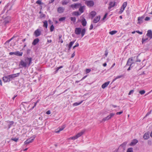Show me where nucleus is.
Segmentation results:
<instances>
[{
  "label": "nucleus",
  "mask_w": 152,
  "mask_h": 152,
  "mask_svg": "<svg viewBox=\"0 0 152 152\" xmlns=\"http://www.w3.org/2000/svg\"><path fill=\"white\" fill-rule=\"evenodd\" d=\"M11 140L12 141H15V142H17L18 140V139L16 138H12Z\"/></svg>",
  "instance_id": "09e8293b"
},
{
  "label": "nucleus",
  "mask_w": 152,
  "mask_h": 152,
  "mask_svg": "<svg viewBox=\"0 0 152 152\" xmlns=\"http://www.w3.org/2000/svg\"><path fill=\"white\" fill-rule=\"evenodd\" d=\"M46 113L48 115L50 114L51 113V112L50 110H48V111Z\"/></svg>",
  "instance_id": "0e129e2a"
},
{
  "label": "nucleus",
  "mask_w": 152,
  "mask_h": 152,
  "mask_svg": "<svg viewBox=\"0 0 152 152\" xmlns=\"http://www.w3.org/2000/svg\"><path fill=\"white\" fill-rule=\"evenodd\" d=\"M43 26L45 27L46 28H47L48 27V22L47 21H45L43 22Z\"/></svg>",
  "instance_id": "c9c22d12"
},
{
  "label": "nucleus",
  "mask_w": 152,
  "mask_h": 152,
  "mask_svg": "<svg viewBox=\"0 0 152 152\" xmlns=\"http://www.w3.org/2000/svg\"><path fill=\"white\" fill-rule=\"evenodd\" d=\"M142 17H139L138 18V23H140L142 22V19H143Z\"/></svg>",
  "instance_id": "7c9ffc66"
},
{
  "label": "nucleus",
  "mask_w": 152,
  "mask_h": 152,
  "mask_svg": "<svg viewBox=\"0 0 152 152\" xmlns=\"http://www.w3.org/2000/svg\"><path fill=\"white\" fill-rule=\"evenodd\" d=\"M39 39L38 38H36L34 40L32 43V44L34 45H35L39 42Z\"/></svg>",
  "instance_id": "aec40b11"
},
{
  "label": "nucleus",
  "mask_w": 152,
  "mask_h": 152,
  "mask_svg": "<svg viewBox=\"0 0 152 152\" xmlns=\"http://www.w3.org/2000/svg\"><path fill=\"white\" fill-rule=\"evenodd\" d=\"M108 52H107V50H106L105 51V54L104 55L105 56H107L108 55Z\"/></svg>",
  "instance_id": "6e6d98bb"
},
{
  "label": "nucleus",
  "mask_w": 152,
  "mask_h": 152,
  "mask_svg": "<svg viewBox=\"0 0 152 152\" xmlns=\"http://www.w3.org/2000/svg\"><path fill=\"white\" fill-rule=\"evenodd\" d=\"M143 137L145 140H147L148 139L149 137L148 134L147 133H145L143 135Z\"/></svg>",
  "instance_id": "4be33fe9"
},
{
  "label": "nucleus",
  "mask_w": 152,
  "mask_h": 152,
  "mask_svg": "<svg viewBox=\"0 0 152 152\" xmlns=\"http://www.w3.org/2000/svg\"><path fill=\"white\" fill-rule=\"evenodd\" d=\"M127 152H133L132 148H129L127 150Z\"/></svg>",
  "instance_id": "79ce46f5"
},
{
  "label": "nucleus",
  "mask_w": 152,
  "mask_h": 152,
  "mask_svg": "<svg viewBox=\"0 0 152 152\" xmlns=\"http://www.w3.org/2000/svg\"><path fill=\"white\" fill-rule=\"evenodd\" d=\"M75 52H74V53L72 54V56H71V58H73L75 56Z\"/></svg>",
  "instance_id": "774afa93"
},
{
  "label": "nucleus",
  "mask_w": 152,
  "mask_h": 152,
  "mask_svg": "<svg viewBox=\"0 0 152 152\" xmlns=\"http://www.w3.org/2000/svg\"><path fill=\"white\" fill-rule=\"evenodd\" d=\"M81 28H76L75 30V33L76 34H80L81 32Z\"/></svg>",
  "instance_id": "9d476101"
},
{
  "label": "nucleus",
  "mask_w": 152,
  "mask_h": 152,
  "mask_svg": "<svg viewBox=\"0 0 152 152\" xmlns=\"http://www.w3.org/2000/svg\"><path fill=\"white\" fill-rule=\"evenodd\" d=\"M150 19V18L148 17H146L145 18V20L146 21H148Z\"/></svg>",
  "instance_id": "864d4df0"
},
{
  "label": "nucleus",
  "mask_w": 152,
  "mask_h": 152,
  "mask_svg": "<svg viewBox=\"0 0 152 152\" xmlns=\"http://www.w3.org/2000/svg\"><path fill=\"white\" fill-rule=\"evenodd\" d=\"M117 32V31H113L109 32V34L111 35H113L115 34Z\"/></svg>",
  "instance_id": "ea45409f"
},
{
  "label": "nucleus",
  "mask_w": 152,
  "mask_h": 152,
  "mask_svg": "<svg viewBox=\"0 0 152 152\" xmlns=\"http://www.w3.org/2000/svg\"><path fill=\"white\" fill-rule=\"evenodd\" d=\"M136 32H137V33H138V34H142V32H140L139 31H136Z\"/></svg>",
  "instance_id": "e2e57ef3"
},
{
  "label": "nucleus",
  "mask_w": 152,
  "mask_h": 152,
  "mask_svg": "<svg viewBox=\"0 0 152 152\" xmlns=\"http://www.w3.org/2000/svg\"><path fill=\"white\" fill-rule=\"evenodd\" d=\"M14 123V122L13 121H7V124L8 127V129H9Z\"/></svg>",
  "instance_id": "a211bd4d"
},
{
  "label": "nucleus",
  "mask_w": 152,
  "mask_h": 152,
  "mask_svg": "<svg viewBox=\"0 0 152 152\" xmlns=\"http://www.w3.org/2000/svg\"><path fill=\"white\" fill-rule=\"evenodd\" d=\"M134 63L133 59L132 58H129L127 61L126 66L128 65L130 66H133L132 64Z\"/></svg>",
  "instance_id": "39448f33"
},
{
  "label": "nucleus",
  "mask_w": 152,
  "mask_h": 152,
  "mask_svg": "<svg viewBox=\"0 0 152 152\" xmlns=\"http://www.w3.org/2000/svg\"><path fill=\"white\" fill-rule=\"evenodd\" d=\"M72 14L75 16H79L81 14V13L77 11H74L73 12Z\"/></svg>",
  "instance_id": "cd10ccee"
},
{
  "label": "nucleus",
  "mask_w": 152,
  "mask_h": 152,
  "mask_svg": "<svg viewBox=\"0 0 152 152\" xmlns=\"http://www.w3.org/2000/svg\"><path fill=\"white\" fill-rule=\"evenodd\" d=\"M36 3L40 5L42 4L41 0H38L36 1Z\"/></svg>",
  "instance_id": "de8ad7c7"
},
{
  "label": "nucleus",
  "mask_w": 152,
  "mask_h": 152,
  "mask_svg": "<svg viewBox=\"0 0 152 152\" xmlns=\"http://www.w3.org/2000/svg\"><path fill=\"white\" fill-rule=\"evenodd\" d=\"M123 111L118 112L116 113V114L117 115H120V114H121L123 113Z\"/></svg>",
  "instance_id": "4d7b16f0"
},
{
  "label": "nucleus",
  "mask_w": 152,
  "mask_h": 152,
  "mask_svg": "<svg viewBox=\"0 0 152 152\" xmlns=\"http://www.w3.org/2000/svg\"><path fill=\"white\" fill-rule=\"evenodd\" d=\"M62 37V35H58L59 42L62 43L63 42V40L61 39Z\"/></svg>",
  "instance_id": "2f4dec72"
},
{
  "label": "nucleus",
  "mask_w": 152,
  "mask_h": 152,
  "mask_svg": "<svg viewBox=\"0 0 152 152\" xmlns=\"http://www.w3.org/2000/svg\"><path fill=\"white\" fill-rule=\"evenodd\" d=\"M64 8L62 7H60L58 8L57 11L58 13H61L64 12Z\"/></svg>",
  "instance_id": "4468645a"
},
{
  "label": "nucleus",
  "mask_w": 152,
  "mask_h": 152,
  "mask_svg": "<svg viewBox=\"0 0 152 152\" xmlns=\"http://www.w3.org/2000/svg\"><path fill=\"white\" fill-rule=\"evenodd\" d=\"M3 79L4 82H9L10 80V79L9 75L6 76H4L3 77Z\"/></svg>",
  "instance_id": "f8f14e48"
},
{
  "label": "nucleus",
  "mask_w": 152,
  "mask_h": 152,
  "mask_svg": "<svg viewBox=\"0 0 152 152\" xmlns=\"http://www.w3.org/2000/svg\"><path fill=\"white\" fill-rule=\"evenodd\" d=\"M20 73H18L15 74L9 75V76L10 79H12L15 77H18Z\"/></svg>",
  "instance_id": "9b49d317"
},
{
  "label": "nucleus",
  "mask_w": 152,
  "mask_h": 152,
  "mask_svg": "<svg viewBox=\"0 0 152 152\" xmlns=\"http://www.w3.org/2000/svg\"><path fill=\"white\" fill-rule=\"evenodd\" d=\"M127 2H124L123 3V5L122 6V8L124 10L125 8L126 7V6H127Z\"/></svg>",
  "instance_id": "f704fd0d"
},
{
  "label": "nucleus",
  "mask_w": 152,
  "mask_h": 152,
  "mask_svg": "<svg viewBox=\"0 0 152 152\" xmlns=\"http://www.w3.org/2000/svg\"><path fill=\"white\" fill-rule=\"evenodd\" d=\"M65 127V126L63 125L61 127V128H59V129L58 130L56 131V133H59L60 131L63 130Z\"/></svg>",
  "instance_id": "b1692460"
},
{
  "label": "nucleus",
  "mask_w": 152,
  "mask_h": 152,
  "mask_svg": "<svg viewBox=\"0 0 152 152\" xmlns=\"http://www.w3.org/2000/svg\"><path fill=\"white\" fill-rule=\"evenodd\" d=\"M31 58H27L25 59V61L26 63L27 67H28L31 62Z\"/></svg>",
  "instance_id": "423d86ee"
},
{
  "label": "nucleus",
  "mask_w": 152,
  "mask_h": 152,
  "mask_svg": "<svg viewBox=\"0 0 152 152\" xmlns=\"http://www.w3.org/2000/svg\"><path fill=\"white\" fill-rule=\"evenodd\" d=\"M147 12H148V13L152 15V11H151V12H149V10H148V9H147Z\"/></svg>",
  "instance_id": "052dcab7"
},
{
  "label": "nucleus",
  "mask_w": 152,
  "mask_h": 152,
  "mask_svg": "<svg viewBox=\"0 0 152 152\" xmlns=\"http://www.w3.org/2000/svg\"><path fill=\"white\" fill-rule=\"evenodd\" d=\"M54 1V0H50L49 1V3L51 4Z\"/></svg>",
  "instance_id": "69168bd1"
},
{
  "label": "nucleus",
  "mask_w": 152,
  "mask_h": 152,
  "mask_svg": "<svg viewBox=\"0 0 152 152\" xmlns=\"http://www.w3.org/2000/svg\"><path fill=\"white\" fill-rule=\"evenodd\" d=\"M11 20V18L10 16H7L4 19L3 23L4 25H6L7 23H8Z\"/></svg>",
  "instance_id": "6e6552de"
},
{
  "label": "nucleus",
  "mask_w": 152,
  "mask_h": 152,
  "mask_svg": "<svg viewBox=\"0 0 152 152\" xmlns=\"http://www.w3.org/2000/svg\"><path fill=\"white\" fill-rule=\"evenodd\" d=\"M127 144V142H124L120 146L122 147L123 148V149H125Z\"/></svg>",
  "instance_id": "c756f323"
},
{
  "label": "nucleus",
  "mask_w": 152,
  "mask_h": 152,
  "mask_svg": "<svg viewBox=\"0 0 152 152\" xmlns=\"http://www.w3.org/2000/svg\"><path fill=\"white\" fill-rule=\"evenodd\" d=\"M150 113H151V112L147 113V114L145 115V117L144 118H145V117H147L148 115H149L150 114Z\"/></svg>",
  "instance_id": "338daca9"
},
{
  "label": "nucleus",
  "mask_w": 152,
  "mask_h": 152,
  "mask_svg": "<svg viewBox=\"0 0 152 152\" xmlns=\"http://www.w3.org/2000/svg\"><path fill=\"white\" fill-rule=\"evenodd\" d=\"M138 141L136 139L134 140L130 144V145L133 146L135 145L137 142Z\"/></svg>",
  "instance_id": "6ab92c4d"
},
{
  "label": "nucleus",
  "mask_w": 152,
  "mask_h": 152,
  "mask_svg": "<svg viewBox=\"0 0 152 152\" xmlns=\"http://www.w3.org/2000/svg\"><path fill=\"white\" fill-rule=\"evenodd\" d=\"M115 4V2L114 1V2H111L109 4V6L108 7V9L109 10H110L111 7H114Z\"/></svg>",
  "instance_id": "2eb2a0df"
},
{
  "label": "nucleus",
  "mask_w": 152,
  "mask_h": 152,
  "mask_svg": "<svg viewBox=\"0 0 152 152\" xmlns=\"http://www.w3.org/2000/svg\"><path fill=\"white\" fill-rule=\"evenodd\" d=\"M65 19V18L64 17L61 18L59 19V21H63Z\"/></svg>",
  "instance_id": "49530a36"
},
{
  "label": "nucleus",
  "mask_w": 152,
  "mask_h": 152,
  "mask_svg": "<svg viewBox=\"0 0 152 152\" xmlns=\"http://www.w3.org/2000/svg\"><path fill=\"white\" fill-rule=\"evenodd\" d=\"M93 28V25L92 24H91V25H90V28H89V29L90 30H91V29H92Z\"/></svg>",
  "instance_id": "680f3d73"
},
{
  "label": "nucleus",
  "mask_w": 152,
  "mask_h": 152,
  "mask_svg": "<svg viewBox=\"0 0 152 152\" xmlns=\"http://www.w3.org/2000/svg\"><path fill=\"white\" fill-rule=\"evenodd\" d=\"M115 114L114 113H110V115L103 118L102 121L101 122H102L103 121L104 122L110 119Z\"/></svg>",
  "instance_id": "f03ea898"
},
{
  "label": "nucleus",
  "mask_w": 152,
  "mask_h": 152,
  "mask_svg": "<svg viewBox=\"0 0 152 152\" xmlns=\"http://www.w3.org/2000/svg\"><path fill=\"white\" fill-rule=\"evenodd\" d=\"M81 23L82 25L83 26H85L86 25L87 22L84 18H83L82 19Z\"/></svg>",
  "instance_id": "5701e85b"
},
{
  "label": "nucleus",
  "mask_w": 152,
  "mask_h": 152,
  "mask_svg": "<svg viewBox=\"0 0 152 152\" xmlns=\"http://www.w3.org/2000/svg\"><path fill=\"white\" fill-rule=\"evenodd\" d=\"M41 32L39 29H37L35 30L34 32V34L36 37L39 36L41 35Z\"/></svg>",
  "instance_id": "1a4fd4ad"
},
{
  "label": "nucleus",
  "mask_w": 152,
  "mask_h": 152,
  "mask_svg": "<svg viewBox=\"0 0 152 152\" xmlns=\"http://www.w3.org/2000/svg\"><path fill=\"white\" fill-rule=\"evenodd\" d=\"M146 35L150 38V39L152 38V31L150 30L148 31Z\"/></svg>",
  "instance_id": "dca6fc26"
},
{
  "label": "nucleus",
  "mask_w": 152,
  "mask_h": 152,
  "mask_svg": "<svg viewBox=\"0 0 152 152\" xmlns=\"http://www.w3.org/2000/svg\"><path fill=\"white\" fill-rule=\"evenodd\" d=\"M107 13H106L105 15H104V17L103 18V20H104L107 17Z\"/></svg>",
  "instance_id": "13d9d810"
},
{
  "label": "nucleus",
  "mask_w": 152,
  "mask_h": 152,
  "mask_svg": "<svg viewBox=\"0 0 152 152\" xmlns=\"http://www.w3.org/2000/svg\"><path fill=\"white\" fill-rule=\"evenodd\" d=\"M145 93V91L144 90H142L139 91V93L141 95L144 94Z\"/></svg>",
  "instance_id": "c03bdc74"
},
{
  "label": "nucleus",
  "mask_w": 152,
  "mask_h": 152,
  "mask_svg": "<svg viewBox=\"0 0 152 152\" xmlns=\"http://www.w3.org/2000/svg\"><path fill=\"white\" fill-rule=\"evenodd\" d=\"M75 41H73L71 42H70L69 43V44L68 46V47H71L74 44V43H75Z\"/></svg>",
  "instance_id": "e433bc0d"
},
{
  "label": "nucleus",
  "mask_w": 152,
  "mask_h": 152,
  "mask_svg": "<svg viewBox=\"0 0 152 152\" xmlns=\"http://www.w3.org/2000/svg\"><path fill=\"white\" fill-rule=\"evenodd\" d=\"M85 7V6H81L79 7L80 8H79V10L80 11V13H82L83 12V9Z\"/></svg>",
  "instance_id": "393cba45"
},
{
  "label": "nucleus",
  "mask_w": 152,
  "mask_h": 152,
  "mask_svg": "<svg viewBox=\"0 0 152 152\" xmlns=\"http://www.w3.org/2000/svg\"><path fill=\"white\" fill-rule=\"evenodd\" d=\"M110 83V81H107L105 83H104L102 86V88L104 89L106 87H107L108 85Z\"/></svg>",
  "instance_id": "412c9836"
},
{
  "label": "nucleus",
  "mask_w": 152,
  "mask_h": 152,
  "mask_svg": "<svg viewBox=\"0 0 152 152\" xmlns=\"http://www.w3.org/2000/svg\"><path fill=\"white\" fill-rule=\"evenodd\" d=\"M81 6V4L80 3H77L75 4H72L70 5V7L73 9L78 8Z\"/></svg>",
  "instance_id": "0eeeda50"
},
{
  "label": "nucleus",
  "mask_w": 152,
  "mask_h": 152,
  "mask_svg": "<svg viewBox=\"0 0 152 152\" xmlns=\"http://www.w3.org/2000/svg\"><path fill=\"white\" fill-rule=\"evenodd\" d=\"M9 54L10 55H16V52H10L9 53Z\"/></svg>",
  "instance_id": "3c124183"
},
{
  "label": "nucleus",
  "mask_w": 152,
  "mask_h": 152,
  "mask_svg": "<svg viewBox=\"0 0 152 152\" xmlns=\"http://www.w3.org/2000/svg\"><path fill=\"white\" fill-rule=\"evenodd\" d=\"M83 102V101H81L80 102H75L73 104V105L74 106H76L80 104Z\"/></svg>",
  "instance_id": "72a5a7b5"
},
{
  "label": "nucleus",
  "mask_w": 152,
  "mask_h": 152,
  "mask_svg": "<svg viewBox=\"0 0 152 152\" xmlns=\"http://www.w3.org/2000/svg\"><path fill=\"white\" fill-rule=\"evenodd\" d=\"M35 136H33V137L27 140L24 142V144H28L32 142L35 139Z\"/></svg>",
  "instance_id": "20e7f679"
},
{
  "label": "nucleus",
  "mask_w": 152,
  "mask_h": 152,
  "mask_svg": "<svg viewBox=\"0 0 152 152\" xmlns=\"http://www.w3.org/2000/svg\"><path fill=\"white\" fill-rule=\"evenodd\" d=\"M86 31V30L85 28H83L81 31V34L82 37H83Z\"/></svg>",
  "instance_id": "a878e982"
},
{
  "label": "nucleus",
  "mask_w": 152,
  "mask_h": 152,
  "mask_svg": "<svg viewBox=\"0 0 152 152\" xmlns=\"http://www.w3.org/2000/svg\"><path fill=\"white\" fill-rule=\"evenodd\" d=\"M134 90H131L129 92L128 94L129 95H130L131 94L133 93L134 92Z\"/></svg>",
  "instance_id": "603ef678"
},
{
  "label": "nucleus",
  "mask_w": 152,
  "mask_h": 152,
  "mask_svg": "<svg viewBox=\"0 0 152 152\" xmlns=\"http://www.w3.org/2000/svg\"><path fill=\"white\" fill-rule=\"evenodd\" d=\"M54 26L53 25H52L50 27V31H53L54 29Z\"/></svg>",
  "instance_id": "a18cd8bd"
},
{
  "label": "nucleus",
  "mask_w": 152,
  "mask_h": 152,
  "mask_svg": "<svg viewBox=\"0 0 152 152\" xmlns=\"http://www.w3.org/2000/svg\"><path fill=\"white\" fill-rule=\"evenodd\" d=\"M20 65L24 67H27L25 61H23L22 60H21L20 62Z\"/></svg>",
  "instance_id": "ddd939ff"
},
{
  "label": "nucleus",
  "mask_w": 152,
  "mask_h": 152,
  "mask_svg": "<svg viewBox=\"0 0 152 152\" xmlns=\"http://www.w3.org/2000/svg\"><path fill=\"white\" fill-rule=\"evenodd\" d=\"M100 16H98L94 18L93 20V22L95 23H97L100 20Z\"/></svg>",
  "instance_id": "f3484780"
},
{
  "label": "nucleus",
  "mask_w": 152,
  "mask_h": 152,
  "mask_svg": "<svg viewBox=\"0 0 152 152\" xmlns=\"http://www.w3.org/2000/svg\"><path fill=\"white\" fill-rule=\"evenodd\" d=\"M69 3L68 1H67L66 0H64L62 1V4L63 5H66Z\"/></svg>",
  "instance_id": "4c0bfd02"
},
{
  "label": "nucleus",
  "mask_w": 152,
  "mask_h": 152,
  "mask_svg": "<svg viewBox=\"0 0 152 152\" xmlns=\"http://www.w3.org/2000/svg\"><path fill=\"white\" fill-rule=\"evenodd\" d=\"M148 40V38H142V43H143L144 42H147V41Z\"/></svg>",
  "instance_id": "a19ab883"
},
{
  "label": "nucleus",
  "mask_w": 152,
  "mask_h": 152,
  "mask_svg": "<svg viewBox=\"0 0 152 152\" xmlns=\"http://www.w3.org/2000/svg\"><path fill=\"white\" fill-rule=\"evenodd\" d=\"M124 10L122 8V7L121 8V9L120 11L119 12V13H121L123 12Z\"/></svg>",
  "instance_id": "bf43d9fd"
},
{
  "label": "nucleus",
  "mask_w": 152,
  "mask_h": 152,
  "mask_svg": "<svg viewBox=\"0 0 152 152\" xmlns=\"http://www.w3.org/2000/svg\"><path fill=\"white\" fill-rule=\"evenodd\" d=\"M86 4L89 7H91L94 5V4L93 1L90 0L86 1Z\"/></svg>",
  "instance_id": "7ed1b4c3"
},
{
  "label": "nucleus",
  "mask_w": 152,
  "mask_h": 152,
  "mask_svg": "<svg viewBox=\"0 0 152 152\" xmlns=\"http://www.w3.org/2000/svg\"><path fill=\"white\" fill-rule=\"evenodd\" d=\"M63 67V66H60L59 67H57L56 69V71L54 72V73L55 74H56V73L58 71V70L62 68Z\"/></svg>",
  "instance_id": "473e14b6"
},
{
  "label": "nucleus",
  "mask_w": 152,
  "mask_h": 152,
  "mask_svg": "<svg viewBox=\"0 0 152 152\" xmlns=\"http://www.w3.org/2000/svg\"><path fill=\"white\" fill-rule=\"evenodd\" d=\"M70 20L74 23L76 22V18L75 17H71Z\"/></svg>",
  "instance_id": "58836bf2"
},
{
  "label": "nucleus",
  "mask_w": 152,
  "mask_h": 152,
  "mask_svg": "<svg viewBox=\"0 0 152 152\" xmlns=\"http://www.w3.org/2000/svg\"><path fill=\"white\" fill-rule=\"evenodd\" d=\"M85 130H83L80 132L78 133L76 135L68 138L69 140H75L82 135L85 133Z\"/></svg>",
  "instance_id": "f257e3e1"
},
{
  "label": "nucleus",
  "mask_w": 152,
  "mask_h": 152,
  "mask_svg": "<svg viewBox=\"0 0 152 152\" xmlns=\"http://www.w3.org/2000/svg\"><path fill=\"white\" fill-rule=\"evenodd\" d=\"M96 14V13L95 11H93L90 13V15L92 17V18H93V17L95 16Z\"/></svg>",
  "instance_id": "bb28decb"
},
{
  "label": "nucleus",
  "mask_w": 152,
  "mask_h": 152,
  "mask_svg": "<svg viewBox=\"0 0 152 152\" xmlns=\"http://www.w3.org/2000/svg\"><path fill=\"white\" fill-rule=\"evenodd\" d=\"M123 77V76L122 75H119L117 76L113 80V81H114L115 80H116V79L120 78Z\"/></svg>",
  "instance_id": "37998d69"
},
{
  "label": "nucleus",
  "mask_w": 152,
  "mask_h": 152,
  "mask_svg": "<svg viewBox=\"0 0 152 152\" xmlns=\"http://www.w3.org/2000/svg\"><path fill=\"white\" fill-rule=\"evenodd\" d=\"M79 44L78 43H76V45H75L73 46V49H74L75 48L78 47L79 46Z\"/></svg>",
  "instance_id": "8fccbe9b"
},
{
  "label": "nucleus",
  "mask_w": 152,
  "mask_h": 152,
  "mask_svg": "<svg viewBox=\"0 0 152 152\" xmlns=\"http://www.w3.org/2000/svg\"><path fill=\"white\" fill-rule=\"evenodd\" d=\"M23 54L22 52H20L18 51L16 52V55L18 56H21Z\"/></svg>",
  "instance_id": "c85d7f7f"
},
{
  "label": "nucleus",
  "mask_w": 152,
  "mask_h": 152,
  "mask_svg": "<svg viewBox=\"0 0 152 152\" xmlns=\"http://www.w3.org/2000/svg\"><path fill=\"white\" fill-rule=\"evenodd\" d=\"M91 71V70L90 69H86V73H88L89 72Z\"/></svg>",
  "instance_id": "5fc2aeb1"
}]
</instances>
